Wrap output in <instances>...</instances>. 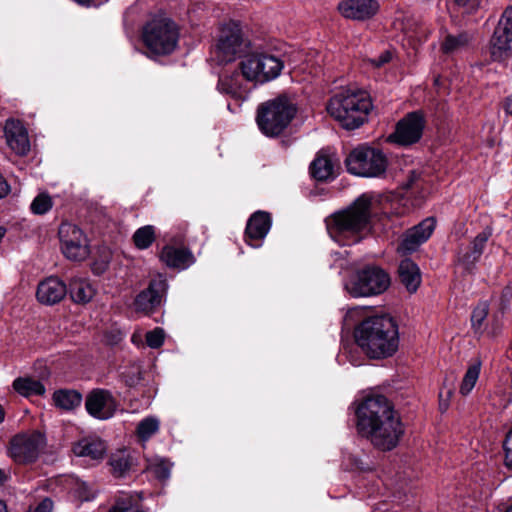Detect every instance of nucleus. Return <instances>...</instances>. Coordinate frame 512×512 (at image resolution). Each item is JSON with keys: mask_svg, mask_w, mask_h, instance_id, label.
Instances as JSON below:
<instances>
[{"mask_svg": "<svg viewBox=\"0 0 512 512\" xmlns=\"http://www.w3.org/2000/svg\"><path fill=\"white\" fill-rule=\"evenodd\" d=\"M356 419L358 433L383 451L395 448L403 434L393 406L383 395L365 397L356 408Z\"/></svg>", "mask_w": 512, "mask_h": 512, "instance_id": "1", "label": "nucleus"}, {"mask_svg": "<svg viewBox=\"0 0 512 512\" xmlns=\"http://www.w3.org/2000/svg\"><path fill=\"white\" fill-rule=\"evenodd\" d=\"M354 339L368 358L386 359L398 350V325L388 314L368 316L354 328Z\"/></svg>", "mask_w": 512, "mask_h": 512, "instance_id": "2", "label": "nucleus"}, {"mask_svg": "<svg viewBox=\"0 0 512 512\" xmlns=\"http://www.w3.org/2000/svg\"><path fill=\"white\" fill-rule=\"evenodd\" d=\"M371 206V197L363 194L346 209L331 215L326 220L330 237L343 246L360 242L371 228Z\"/></svg>", "mask_w": 512, "mask_h": 512, "instance_id": "3", "label": "nucleus"}, {"mask_svg": "<svg viewBox=\"0 0 512 512\" xmlns=\"http://www.w3.org/2000/svg\"><path fill=\"white\" fill-rule=\"evenodd\" d=\"M371 109L369 94L356 88L336 92L327 103L328 113L349 130L359 128L367 120Z\"/></svg>", "mask_w": 512, "mask_h": 512, "instance_id": "4", "label": "nucleus"}, {"mask_svg": "<svg viewBox=\"0 0 512 512\" xmlns=\"http://www.w3.org/2000/svg\"><path fill=\"white\" fill-rule=\"evenodd\" d=\"M296 113L295 102L289 96L281 94L259 104L255 119L259 130L265 136L274 138L284 133Z\"/></svg>", "mask_w": 512, "mask_h": 512, "instance_id": "5", "label": "nucleus"}, {"mask_svg": "<svg viewBox=\"0 0 512 512\" xmlns=\"http://www.w3.org/2000/svg\"><path fill=\"white\" fill-rule=\"evenodd\" d=\"M178 40V27L168 18L152 19L144 27L143 41L153 54H171L176 49Z\"/></svg>", "mask_w": 512, "mask_h": 512, "instance_id": "6", "label": "nucleus"}, {"mask_svg": "<svg viewBox=\"0 0 512 512\" xmlns=\"http://www.w3.org/2000/svg\"><path fill=\"white\" fill-rule=\"evenodd\" d=\"M243 77L255 82H268L276 79L284 68L281 58L268 53H249L239 62Z\"/></svg>", "mask_w": 512, "mask_h": 512, "instance_id": "7", "label": "nucleus"}, {"mask_svg": "<svg viewBox=\"0 0 512 512\" xmlns=\"http://www.w3.org/2000/svg\"><path fill=\"white\" fill-rule=\"evenodd\" d=\"M390 285L389 275L377 266H367L346 283V291L355 298L368 297L384 292Z\"/></svg>", "mask_w": 512, "mask_h": 512, "instance_id": "8", "label": "nucleus"}, {"mask_svg": "<svg viewBox=\"0 0 512 512\" xmlns=\"http://www.w3.org/2000/svg\"><path fill=\"white\" fill-rule=\"evenodd\" d=\"M249 48V41L243 38L240 24L229 21L222 25L214 47V54L219 63H229L241 57Z\"/></svg>", "mask_w": 512, "mask_h": 512, "instance_id": "9", "label": "nucleus"}, {"mask_svg": "<svg viewBox=\"0 0 512 512\" xmlns=\"http://www.w3.org/2000/svg\"><path fill=\"white\" fill-rule=\"evenodd\" d=\"M46 446V437L38 431L15 435L8 448V455L19 464L36 461Z\"/></svg>", "mask_w": 512, "mask_h": 512, "instance_id": "10", "label": "nucleus"}, {"mask_svg": "<svg viewBox=\"0 0 512 512\" xmlns=\"http://www.w3.org/2000/svg\"><path fill=\"white\" fill-rule=\"evenodd\" d=\"M61 251L71 261H83L90 255L87 236L75 224L65 222L59 227Z\"/></svg>", "mask_w": 512, "mask_h": 512, "instance_id": "11", "label": "nucleus"}, {"mask_svg": "<svg viewBox=\"0 0 512 512\" xmlns=\"http://www.w3.org/2000/svg\"><path fill=\"white\" fill-rule=\"evenodd\" d=\"M512 43V6H508L495 28L490 41V53L494 61H503L508 57Z\"/></svg>", "mask_w": 512, "mask_h": 512, "instance_id": "12", "label": "nucleus"}, {"mask_svg": "<svg viewBox=\"0 0 512 512\" xmlns=\"http://www.w3.org/2000/svg\"><path fill=\"white\" fill-rule=\"evenodd\" d=\"M423 128V116L418 112L409 113L398 122L395 132L388 136L387 142L402 146L412 145L420 140Z\"/></svg>", "mask_w": 512, "mask_h": 512, "instance_id": "13", "label": "nucleus"}, {"mask_svg": "<svg viewBox=\"0 0 512 512\" xmlns=\"http://www.w3.org/2000/svg\"><path fill=\"white\" fill-rule=\"evenodd\" d=\"M168 288L167 280L163 275L153 278L146 290L140 292L134 302L137 311L149 313L162 304Z\"/></svg>", "mask_w": 512, "mask_h": 512, "instance_id": "14", "label": "nucleus"}, {"mask_svg": "<svg viewBox=\"0 0 512 512\" xmlns=\"http://www.w3.org/2000/svg\"><path fill=\"white\" fill-rule=\"evenodd\" d=\"M253 81L243 77V73L238 67L233 71H225L219 76L217 90L233 99L244 101L249 96V82Z\"/></svg>", "mask_w": 512, "mask_h": 512, "instance_id": "15", "label": "nucleus"}, {"mask_svg": "<svg viewBox=\"0 0 512 512\" xmlns=\"http://www.w3.org/2000/svg\"><path fill=\"white\" fill-rule=\"evenodd\" d=\"M434 229L435 220L431 217L424 219L403 235L397 251L403 255L416 251L421 244L430 238Z\"/></svg>", "mask_w": 512, "mask_h": 512, "instance_id": "16", "label": "nucleus"}, {"mask_svg": "<svg viewBox=\"0 0 512 512\" xmlns=\"http://www.w3.org/2000/svg\"><path fill=\"white\" fill-rule=\"evenodd\" d=\"M85 405L88 413L100 420L111 418L117 408L116 400L112 394L102 389L93 390L88 395Z\"/></svg>", "mask_w": 512, "mask_h": 512, "instance_id": "17", "label": "nucleus"}, {"mask_svg": "<svg viewBox=\"0 0 512 512\" xmlns=\"http://www.w3.org/2000/svg\"><path fill=\"white\" fill-rule=\"evenodd\" d=\"M337 9L347 19L363 21L378 12L379 4L376 0H342Z\"/></svg>", "mask_w": 512, "mask_h": 512, "instance_id": "18", "label": "nucleus"}, {"mask_svg": "<svg viewBox=\"0 0 512 512\" xmlns=\"http://www.w3.org/2000/svg\"><path fill=\"white\" fill-rule=\"evenodd\" d=\"M490 236L491 232L484 230L474 238L469 246L459 250L457 261L465 272L470 273L474 270Z\"/></svg>", "mask_w": 512, "mask_h": 512, "instance_id": "19", "label": "nucleus"}, {"mask_svg": "<svg viewBox=\"0 0 512 512\" xmlns=\"http://www.w3.org/2000/svg\"><path fill=\"white\" fill-rule=\"evenodd\" d=\"M8 146L18 156H25L30 150V141L26 128L19 120L8 119L4 127Z\"/></svg>", "mask_w": 512, "mask_h": 512, "instance_id": "20", "label": "nucleus"}, {"mask_svg": "<svg viewBox=\"0 0 512 512\" xmlns=\"http://www.w3.org/2000/svg\"><path fill=\"white\" fill-rule=\"evenodd\" d=\"M270 228L271 217L269 213L264 211L255 212L247 222L245 231L247 243L254 248L260 247Z\"/></svg>", "mask_w": 512, "mask_h": 512, "instance_id": "21", "label": "nucleus"}, {"mask_svg": "<svg viewBox=\"0 0 512 512\" xmlns=\"http://www.w3.org/2000/svg\"><path fill=\"white\" fill-rule=\"evenodd\" d=\"M67 293L66 285L56 277H49L38 285L37 299L46 305L60 302Z\"/></svg>", "mask_w": 512, "mask_h": 512, "instance_id": "22", "label": "nucleus"}, {"mask_svg": "<svg viewBox=\"0 0 512 512\" xmlns=\"http://www.w3.org/2000/svg\"><path fill=\"white\" fill-rule=\"evenodd\" d=\"M160 259L168 267L180 270L187 269L195 262L194 255L189 249L183 247L177 248L170 245L162 249Z\"/></svg>", "mask_w": 512, "mask_h": 512, "instance_id": "23", "label": "nucleus"}, {"mask_svg": "<svg viewBox=\"0 0 512 512\" xmlns=\"http://www.w3.org/2000/svg\"><path fill=\"white\" fill-rule=\"evenodd\" d=\"M72 451L78 457L100 460L106 452V445L100 438L96 436H88L74 443Z\"/></svg>", "mask_w": 512, "mask_h": 512, "instance_id": "24", "label": "nucleus"}, {"mask_svg": "<svg viewBox=\"0 0 512 512\" xmlns=\"http://www.w3.org/2000/svg\"><path fill=\"white\" fill-rule=\"evenodd\" d=\"M347 171L355 176L366 178H387V162H345Z\"/></svg>", "mask_w": 512, "mask_h": 512, "instance_id": "25", "label": "nucleus"}, {"mask_svg": "<svg viewBox=\"0 0 512 512\" xmlns=\"http://www.w3.org/2000/svg\"><path fill=\"white\" fill-rule=\"evenodd\" d=\"M401 283L410 293L416 292L420 283L421 275L417 264L410 259H404L400 262L398 268Z\"/></svg>", "mask_w": 512, "mask_h": 512, "instance_id": "26", "label": "nucleus"}, {"mask_svg": "<svg viewBox=\"0 0 512 512\" xmlns=\"http://www.w3.org/2000/svg\"><path fill=\"white\" fill-rule=\"evenodd\" d=\"M410 195L407 194L405 197H401L399 194H389L384 197L383 209L387 215H402L408 212L411 208L420 206L422 203L423 196L415 199L410 205L406 199Z\"/></svg>", "mask_w": 512, "mask_h": 512, "instance_id": "27", "label": "nucleus"}, {"mask_svg": "<svg viewBox=\"0 0 512 512\" xmlns=\"http://www.w3.org/2000/svg\"><path fill=\"white\" fill-rule=\"evenodd\" d=\"M69 293L75 303L85 304L94 297L95 288L88 279L74 277L69 282Z\"/></svg>", "mask_w": 512, "mask_h": 512, "instance_id": "28", "label": "nucleus"}, {"mask_svg": "<svg viewBox=\"0 0 512 512\" xmlns=\"http://www.w3.org/2000/svg\"><path fill=\"white\" fill-rule=\"evenodd\" d=\"M473 40V35L464 31L456 34H446L441 43V51L452 55L464 51Z\"/></svg>", "mask_w": 512, "mask_h": 512, "instance_id": "29", "label": "nucleus"}, {"mask_svg": "<svg viewBox=\"0 0 512 512\" xmlns=\"http://www.w3.org/2000/svg\"><path fill=\"white\" fill-rule=\"evenodd\" d=\"M403 32L412 43L416 44L425 41L431 30L422 20L408 17L403 23Z\"/></svg>", "mask_w": 512, "mask_h": 512, "instance_id": "30", "label": "nucleus"}, {"mask_svg": "<svg viewBox=\"0 0 512 512\" xmlns=\"http://www.w3.org/2000/svg\"><path fill=\"white\" fill-rule=\"evenodd\" d=\"M340 162H311L309 172L316 181L327 182L336 178L340 172Z\"/></svg>", "mask_w": 512, "mask_h": 512, "instance_id": "31", "label": "nucleus"}, {"mask_svg": "<svg viewBox=\"0 0 512 512\" xmlns=\"http://www.w3.org/2000/svg\"><path fill=\"white\" fill-rule=\"evenodd\" d=\"M109 464L112 473L117 477H121L131 469L133 458L128 450L120 449L111 454Z\"/></svg>", "mask_w": 512, "mask_h": 512, "instance_id": "32", "label": "nucleus"}, {"mask_svg": "<svg viewBox=\"0 0 512 512\" xmlns=\"http://www.w3.org/2000/svg\"><path fill=\"white\" fill-rule=\"evenodd\" d=\"M13 388L24 397L43 395L45 393L44 385L40 381L30 377L16 378L13 382Z\"/></svg>", "mask_w": 512, "mask_h": 512, "instance_id": "33", "label": "nucleus"}, {"mask_svg": "<svg viewBox=\"0 0 512 512\" xmlns=\"http://www.w3.org/2000/svg\"><path fill=\"white\" fill-rule=\"evenodd\" d=\"M53 400L57 407L64 410H73L80 406L82 395L75 390H58L53 394Z\"/></svg>", "mask_w": 512, "mask_h": 512, "instance_id": "34", "label": "nucleus"}, {"mask_svg": "<svg viewBox=\"0 0 512 512\" xmlns=\"http://www.w3.org/2000/svg\"><path fill=\"white\" fill-rule=\"evenodd\" d=\"M160 428V420L155 416H148L142 419L136 427V437L142 444L154 436Z\"/></svg>", "mask_w": 512, "mask_h": 512, "instance_id": "35", "label": "nucleus"}, {"mask_svg": "<svg viewBox=\"0 0 512 512\" xmlns=\"http://www.w3.org/2000/svg\"><path fill=\"white\" fill-rule=\"evenodd\" d=\"M346 160H385V156L377 147L364 143L353 148Z\"/></svg>", "mask_w": 512, "mask_h": 512, "instance_id": "36", "label": "nucleus"}, {"mask_svg": "<svg viewBox=\"0 0 512 512\" xmlns=\"http://www.w3.org/2000/svg\"><path fill=\"white\" fill-rule=\"evenodd\" d=\"M481 371V361L476 360L471 363L465 372V375L462 379L459 392L466 396L468 395L474 388Z\"/></svg>", "mask_w": 512, "mask_h": 512, "instance_id": "37", "label": "nucleus"}, {"mask_svg": "<svg viewBox=\"0 0 512 512\" xmlns=\"http://www.w3.org/2000/svg\"><path fill=\"white\" fill-rule=\"evenodd\" d=\"M155 240V228L146 225L137 229L133 235V241L138 249H147Z\"/></svg>", "mask_w": 512, "mask_h": 512, "instance_id": "38", "label": "nucleus"}, {"mask_svg": "<svg viewBox=\"0 0 512 512\" xmlns=\"http://www.w3.org/2000/svg\"><path fill=\"white\" fill-rule=\"evenodd\" d=\"M147 469L158 479L166 480L170 477L171 464L163 458H153L148 461Z\"/></svg>", "mask_w": 512, "mask_h": 512, "instance_id": "39", "label": "nucleus"}, {"mask_svg": "<svg viewBox=\"0 0 512 512\" xmlns=\"http://www.w3.org/2000/svg\"><path fill=\"white\" fill-rule=\"evenodd\" d=\"M108 512H142L137 500L130 495L120 496Z\"/></svg>", "mask_w": 512, "mask_h": 512, "instance_id": "40", "label": "nucleus"}, {"mask_svg": "<svg viewBox=\"0 0 512 512\" xmlns=\"http://www.w3.org/2000/svg\"><path fill=\"white\" fill-rule=\"evenodd\" d=\"M30 208L34 214H45L52 208V199L48 194L40 193L32 201Z\"/></svg>", "mask_w": 512, "mask_h": 512, "instance_id": "41", "label": "nucleus"}, {"mask_svg": "<svg viewBox=\"0 0 512 512\" xmlns=\"http://www.w3.org/2000/svg\"><path fill=\"white\" fill-rule=\"evenodd\" d=\"M489 312V306L487 302L479 303L473 310L471 315L472 326L475 330L481 328L484 320L486 319Z\"/></svg>", "mask_w": 512, "mask_h": 512, "instance_id": "42", "label": "nucleus"}, {"mask_svg": "<svg viewBox=\"0 0 512 512\" xmlns=\"http://www.w3.org/2000/svg\"><path fill=\"white\" fill-rule=\"evenodd\" d=\"M164 331L161 328H155L146 333V342L150 348L157 349L164 342Z\"/></svg>", "mask_w": 512, "mask_h": 512, "instance_id": "43", "label": "nucleus"}, {"mask_svg": "<svg viewBox=\"0 0 512 512\" xmlns=\"http://www.w3.org/2000/svg\"><path fill=\"white\" fill-rule=\"evenodd\" d=\"M503 447L505 452V466L508 470L512 471V428L506 435Z\"/></svg>", "mask_w": 512, "mask_h": 512, "instance_id": "44", "label": "nucleus"}, {"mask_svg": "<svg viewBox=\"0 0 512 512\" xmlns=\"http://www.w3.org/2000/svg\"><path fill=\"white\" fill-rule=\"evenodd\" d=\"M110 263V255L107 253L101 260H96L92 264V271L96 275L103 274L109 266Z\"/></svg>", "mask_w": 512, "mask_h": 512, "instance_id": "45", "label": "nucleus"}, {"mask_svg": "<svg viewBox=\"0 0 512 512\" xmlns=\"http://www.w3.org/2000/svg\"><path fill=\"white\" fill-rule=\"evenodd\" d=\"M53 502L46 497L35 505H31L28 512H52Z\"/></svg>", "mask_w": 512, "mask_h": 512, "instance_id": "46", "label": "nucleus"}, {"mask_svg": "<svg viewBox=\"0 0 512 512\" xmlns=\"http://www.w3.org/2000/svg\"><path fill=\"white\" fill-rule=\"evenodd\" d=\"M336 156V150L333 147H324L318 151L314 160H332Z\"/></svg>", "mask_w": 512, "mask_h": 512, "instance_id": "47", "label": "nucleus"}, {"mask_svg": "<svg viewBox=\"0 0 512 512\" xmlns=\"http://www.w3.org/2000/svg\"><path fill=\"white\" fill-rule=\"evenodd\" d=\"M391 59H392L391 52L390 51H384L383 53H381L378 56V58L371 59L370 62L375 67H382L383 65L387 64L388 62H390Z\"/></svg>", "mask_w": 512, "mask_h": 512, "instance_id": "48", "label": "nucleus"}, {"mask_svg": "<svg viewBox=\"0 0 512 512\" xmlns=\"http://www.w3.org/2000/svg\"><path fill=\"white\" fill-rule=\"evenodd\" d=\"M455 2L463 7L466 12H471L480 5V0H455Z\"/></svg>", "mask_w": 512, "mask_h": 512, "instance_id": "49", "label": "nucleus"}, {"mask_svg": "<svg viewBox=\"0 0 512 512\" xmlns=\"http://www.w3.org/2000/svg\"><path fill=\"white\" fill-rule=\"evenodd\" d=\"M10 192V187L0 174V199L5 197Z\"/></svg>", "mask_w": 512, "mask_h": 512, "instance_id": "50", "label": "nucleus"}, {"mask_svg": "<svg viewBox=\"0 0 512 512\" xmlns=\"http://www.w3.org/2000/svg\"><path fill=\"white\" fill-rule=\"evenodd\" d=\"M420 174L416 173L415 171L411 172L410 178L406 184H404V188L406 190H410L414 187V184L419 179Z\"/></svg>", "mask_w": 512, "mask_h": 512, "instance_id": "51", "label": "nucleus"}, {"mask_svg": "<svg viewBox=\"0 0 512 512\" xmlns=\"http://www.w3.org/2000/svg\"><path fill=\"white\" fill-rule=\"evenodd\" d=\"M505 112L512 116V95L508 96L503 104Z\"/></svg>", "mask_w": 512, "mask_h": 512, "instance_id": "52", "label": "nucleus"}, {"mask_svg": "<svg viewBox=\"0 0 512 512\" xmlns=\"http://www.w3.org/2000/svg\"><path fill=\"white\" fill-rule=\"evenodd\" d=\"M10 477L9 470L0 469V485L4 484Z\"/></svg>", "mask_w": 512, "mask_h": 512, "instance_id": "53", "label": "nucleus"}, {"mask_svg": "<svg viewBox=\"0 0 512 512\" xmlns=\"http://www.w3.org/2000/svg\"><path fill=\"white\" fill-rule=\"evenodd\" d=\"M79 497H80L82 500L89 501V500H91L94 496H93V495H89V494H79Z\"/></svg>", "mask_w": 512, "mask_h": 512, "instance_id": "54", "label": "nucleus"}, {"mask_svg": "<svg viewBox=\"0 0 512 512\" xmlns=\"http://www.w3.org/2000/svg\"><path fill=\"white\" fill-rule=\"evenodd\" d=\"M357 312V309H351L347 312L346 316H345V321H348V319L350 317H352L353 314H355Z\"/></svg>", "mask_w": 512, "mask_h": 512, "instance_id": "55", "label": "nucleus"}, {"mask_svg": "<svg viewBox=\"0 0 512 512\" xmlns=\"http://www.w3.org/2000/svg\"><path fill=\"white\" fill-rule=\"evenodd\" d=\"M0 512H8L6 504L0 500Z\"/></svg>", "mask_w": 512, "mask_h": 512, "instance_id": "56", "label": "nucleus"}, {"mask_svg": "<svg viewBox=\"0 0 512 512\" xmlns=\"http://www.w3.org/2000/svg\"><path fill=\"white\" fill-rule=\"evenodd\" d=\"M4 415H5L4 410H3L2 406L0 405V424L4 420Z\"/></svg>", "mask_w": 512, "mask_h": 512, "instance_id": "57", "label": "nucleus"}, {"mask_svg": "<svg viewBox=\"0 0 512 512\" xmlns=\"http://www.w3.org/2000/svg\"><path fill=\"white\" fill-rule=\"evenodd\" d=\"M350 362H351V363H352V365H354V366H358V365H360V362H358V361H356V360H354V359H352V358L350 359Z\"/></svg>", "mask_w": 512, "mask_h": 512, "instance_id": "58", "label": "nucleus"}, {"mask_svg": "<svg viewBox=\"0 0 512 512\" xmlns=\"http://www.w3.org/2000/svg\"><path fill=\"white\" fill-rule=\"evenodd\" d=\"M440 407H441L442 409H446V408H447V405H446L445 403H441V404H440Z\"/></svg>", "mask_w": 512, "mask_h": 512, "instance_id": "59", "label": "nucleus"}, {"mask_svg": "<svg viewBox=\"0 0 512 512\" xmlns=\"http://www.w3.org/2000/svg\"><path fill=\"white\" fill-rule=\"evenodd\" d=\"M505 512H512V504L506 509Z\"/></svg>", "mask_w": 512, "mask_h": 512, "instance_id": "60", "label": "nucleus"}, {"mask_svg": "<svg viewBox=\"0 0 512 512\" xmlns=\"http://www.w3.org/2000/svg\"><path fill=\"white\" fill-rule=\"evenodd\" d=\"M132 341H133V342H135V341H136V336H135V335H133V336H132Z\"/></svg>", "mask_w": 512, "mask_h": 512, "instance_id": "61", "label": "nucleus"}]
</instances>
